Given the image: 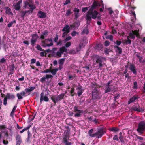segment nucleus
I'll list each match as a JSON object with an SVG mask.
<instances>
[{"mask_svg": "<svg viewBox=\"0 0 145 145\" xmlns=\"http://www.w3.org/2000/svg\"><path fill=\"white\" fill-rule=\"evenodd\" d=\"M94 86H95V87L92 92V99L93 101L95 100H97L100 99L102 97L101 93L97 89V88H100L101 86L98 85L97 83H96L94 84Z\"/></svg>", "mask_w": 145, "mask_h": 145, "instance_id": "f257e3e1", "label": "nucleus"}, {"mask_svg": "<svg viewBox=\"0 0 145 145\" xmlns=\"http://www.w3.org/2000/svg\"><path fill=\"white\" fill-rule=\"evenodd\" d=\"M93 129H91L88 132L89 135L92 137H95L98 138H101L106 132L104 131L103 128H99L97 131L94 133L93 134Z\"/></svg>", "mask_w": 145, "mask_h": 145, "instance_id": "f03ea898", "label": "nucleus"}, {"mask_svg": "<svg viewBox=\"0 0 145 145\" xmlns=\"http://www.w3.org/2000/svg\"><path fill=\"white\" fill-rule=\"evenodd\" d=\"M137 131L140 135L145 132V121H142L138 123Z\"/></svg>", "mask_w": 145, "mask_h": 145, "instance_id": "7ed1b4c3", "label": "nucleus"}, {"mask_svg": "<svg viewBox=\"0 0 145 145\" xmlns=\"http://www.w3.org/2000/svg\"><path fill=\"white\" fill-rule=\"evenodd\" d=\"M15 98V95L13 94L7 93L3 99V105L5 106L7 104V99L13 100Z\"/></svg>", "mask_w": 145, "mask_h": 145, "instance_id": "20e7f679", "label": "nucleus"}, {"mask_svg": "<svg viewBox=\"0 0 145 145\" xmlns=\"http://www.w3.org/2000/svg\"><path fill=\"white\" fill-rule=\"evenodd\" d=\"M69 136L68 133H66L63 137L62 142L65 145H72V143L68 141Z\"/></svg>", "mask_w": 145, "mask_h": 145, "instance_id": "39448f33", "label": "nucleus"}, {"mask_svg": "<svg viewBox=\"0 0 145 145\" xmlns=\"http://www.w3.org/2000/svg\"><path fill=\"white\" fill-rule=\"evenodd\" d=\"M95 58L96 63L99 64V69L101 68L103 66L102 61L103 59H105V58L101 56H97Z\"/></svg>", "mask_w": 145, "mask_h": 145, "instance_id": "423d86ee", "label": "nucleus"}, {"mask_svg": "<svg viewBox=\"0 0 145 145\" xmlns=\"http://www.w3.org/2000/svg\"><path fill=\"white\" fill-rule=\"evenodd\" d=\"M43 44L42 45L44 47L46 46H50L53 45L52 42V39L50 38L49 39H46L44 40L42 42Z\"/></svg>", "mask_w": 145, "mask_h": 145, "instance_id": "0eeeda50", "label": "nucleus"}, {"mask_svg": "<svg viewBox=\"0 0 145 145\" xmlns=\"http://www.w3.org/2000/svg\"><path fill=\"white\" fill-rule=\"evenodd\" d=\"M135 35L136 37H138L139 36V30H132L129 34V38L134 39L135 38Z\"/></svg>", "mask_w": 145, "mask_h": 145, "instance_id": "6e6552de", "label": "nucleus"}, {"mask_svg": "<svg viewBox=\"0 0 145 145\" xmlns=\"http://www.w3.org/2000/svg\"><path fill=\"white\" fill-rule=\"evenodd\" d=\"M74 112L76 113L74 115L75 117L80 116L84 112L82 110H79L78 107L76 106L74 107Z\"/></svg>", "mask_w": 145, "mask_h": 145, "instance_id": "1a4fd4ad", "label": "nucleus"}, {"mask_svg": "<svg viewBox=\"0 0 145 145\" xmlns=\"http://www.w3.org/2000/svg\"><path fill=\"white\" fill-rule=\"evenodd\" d=\"M40 103L44 101L45 102H48L49 101V98L45 93L44 91H42L40 94Z\"/></svg>", "mask_w": 145, "mask_h": 145, "instance_id": "9d476101", "label": "nucleus"}, {"mask_svg": "<svg viewBox=\"0 0 145 145\" xmlns=\"http://www.w3.org/2000/svg\"><path fill=\"white\" fill-rule=\"evenodd\" d=\"M115 86H106L104 89L105 93H108L112 92L114 89Z\"/></svg>", "mask_w": 145, "mask_h": 145, "instance_id": "9b49d317", "label": "nucleus"}, {"mask_svg": "<svg viewBox=\"0 0 145 145\" xmlns=\"http://www.w3.org/2000/svg\"><path fill=\"white\" fill-rule=\"evenodd\" d=\"M32 38L31 42V45L33 46L35 44L38 38V35L37 34H33L31 35Z\"/></svg>", "mask_w": 145, "mask_h": 145, "instance_id": "f8f14e48", "label": "nucleus"}, {"mask_svg": "<svg viewBox=\"0 0 145 145\" xmlns=\"http://www.w3.org/2000/svg\"><path fill=\"white\" fill-rule=\"evenodd\" d=\"M129 70L132 72L135 75L137 74V71L136 68L134 64L131 63L129 65Z\"/></svg>", "mask_w": 145, "mask_h": 145, "instance_id": "ddd939ff", "label": "nucleus"}, {"mask_svg": "<svg viewBox=\"0 0 145 145\" xmlns=\"http://www.w3.org/2000/svg\"><path fill=\"white\" fill-rule=\"evenodd\" d=\"M95 14H94L91 16L86 15V24H87L89 25L90 24L92 18L94 19H96V16H95Z\"/></svg>", "mask_w": 145, "mask_h": 145, "instance_id": "4468645a", "label": "nucleus"}, {"mask_svg": "<svg viewBox=\"0 0 145 145\" xmlns=\"http://www.w3.org/2000/svg\"><path fill=\"white\" fill-rule=\"evenodd\" d=\"M138 105V107L137 106H134L131 108V110L132 111H136L138 112H143L144 111V110L142 108H140L138 104H136V105Z\"/></svg>", "mask_w": 145, "mask_h": 145, "instance_id": "2eb2a0df", "label": "nucleus"}, {"mask_svg": "<svg viewBox=\"0 0 145 145\" xmlns=\"http://www.w3.org/2000/svg\"><path fill=\"white\" fill-rule=\"evenodd\" d=\"M80 25V22L79 21H76L70 27L72 28L77 29L78 28Z\"/></svg>", "mask_w": 145, "mask_h": 145, "instance_id": "dca6fc26", "label": "nucleus"}, {"mask_svg": "<svg viewBox=\"0 0 145 145\" xmlns=\"http://www.w3.org/2000/svg\"><path fill=\"white\" fill-rule=\"evenodd\" d=\"M16 145H20L22 142L21 136L18 134L16 136Z\"/></svg>", "mask_w": 145, "mask_h": 145, "instance_id": "f3484780", "label": "nucleus"}, {"mask_svg": "<svg viewBox=\"0 0 145 145\" xmlns=\"http://www.w3.org/2000/svg\"><path fill=\"white\" fill-rule=\"evenodd\" d=\"M37 15L41 18H45L46 16V14L45 12L40 10L38 12Z\"/></svg>", "mask_w": 145, "mask_h": 145, "instance_id": "a211bd4d", "label": "nucleus"}, {"mask_svg": "<svg viewBox=\"0 0 145 145\" xmlns=\"http://www.w3.org/2000/svg\"><path fill=\"white\" fill-rule=\"evenodd\" d=\"M18 99H21L23 98V96L25 97L26 96L25 93L24 91H21L20 93H18L16 95Z\"/></svg>", "mask_w": 145, "mask_h": 145, "instance_id": "6ab92c4d", "label": "nucleus"}, {"mask_svg": "<svg viewBox=\"0 0 145 145\" xmlns=\"http://www.w3.org/2000/svg\"><path fill=\"white\" fill-rule=\"evenodd\" d=\"M43 72L45 73L51 72L52 75H54V69H52V67H51L49 69L44 70Z\"/></svg>", "mask_w": 145, "mask_h": 145, "instance_id": "aec40b11", "label": "nucleus"}, {"mask_svg": "<svg viewBox=\"0 0 145 145\" xmlns=\"http://www.w3.org/2000/svg\"><path fill=\"white\" fill-rule=\"evenodd\" d=\"M22 0L18 1L15 5H14L15 9L16 10L18 11L21 8V6L20 5L22 3Z\"/></svg>", "mask_w": 145, "mask_h": 145, "instance_id": "412c9836", "label": "nucleus"}, {"mask_svg": "<svg viewBox=\"0 0 145 145\" xmlns=\"http://www.w3.org/2000/svg\"><path fill=\"white\" fill-rule=\"evenodd\" d=\"M76 90L78 91L77 92L78 95V96H80L83 92L84 91L82 89V86H79L76 89Z\"/></svg>", "mask_w": 145, "mask_h": 145, "instance_id": "4be33fe9", "label": "nucleus"}, {"mask_svg": "<svg viewBox=\"0 0 145 145\" xmlns=\"http://www.w3.org/2000/svg\"><path fill=\"white\" fill-rule=\"evenodd\" d=\"M114 47L116 52L118 53L119 54H120L122 53V49L121 48L117 45L114 46Z\"/></svg>", "mask_w": 145, "mask_h": 145, "instance_id": "5701e85b", "label": "nucleus"}, {"mask_svg": "<svg viewBox=\"0 0 145 145\" xmlns=\"http://www.w3.org/2000/svg\"><path fill=\"white\" fill-rule=\"evenodd\" d=\"M90 7H91L90 8L86 13V15L91 16L94 13V11L93 10L94 9L91 7L90 6Z\"/></svg>", "mask_w": 145, "mask_h": 145, "instance_id": "b1692460", "label": "nucleus"}, {"mask_svg": "<svg viewBox=\"0 0 145 145\" xmlns=\"http://www.w3.org/2000/svg\"><path fill=\"white\" fill-rule=\"evenodd\" d=\"M4 9L5 10V13L8 15H13V14L11 10L7 7H6L4 8Z\"/></svg>", "mask_w": 145, "mask_h": 145, "instance_id": "393cba45", "label": "nucleus"}, {"mask_svg": "<svg viewBox=\"0 0 145 145\" xmlns=\"http://www.w3.org/2000/svg\"><path fill=\"white\" fill-rule=\"evenodd\" d=\"M134 0H125L126 3H124V5H125L127 4V6L130 8L131 7V5L132 4V2L133 3V1Z\"/></svg>", "mask_w": 145, "mask_h": 145, "instance_id": "a878e982", "label": "nucleus"}, {"mask_svg": "<svg viewBox=\"0 0 145 145\" xmlns=\"http://www.w3.org/2000/svg\"><path fill=\"white\" fill-rule=\"evenodd\" d=\"M48 31L47 30H45L44 32L42 33V34L41 35L40 38L42 39H44L48 35Z\"/></svg>", "mask_w": 145, "mask_h": 145, "instance_id": "bb28decb", "label": "nucleus"}, {"mask_svg": "<svg viewBox=\"0 0 145 145\" xmlns=\"http://www.w3.org/2000/svg\"><path fill=\"white\" fill-rule=\"evenodd\" d=\"M101 6V5L99 3L97 2L95 0H94L91 7H93L94 9H95L97 7H100Z\"/></svg>", "mask_w": 145, "mask_h": 145, "instance_id": "cd10ccee", "label": "nucleus"}, {"mask_svg": "<svg viewBox=\"0 0 145 145\" xmlns=\"http://www.w3.org/2000/svg\"><path fill=\"white\" fill-rule=\"evenodd\" d=\"M35 87H30L29 88H26L25 89V94H28L29 92L32 91L35 89Z\"/></svg>", "mask_w": 145, "mask_h": 145, "instance_id": "c85d7f7f", "label": "nucleus"}, {"mask_svg": "<svg viewBox=\"0 0 145 145\" xmlns=\"http://www.w3.org/2000/svg\"><path fill=\"white\" fill-rule=\"evenodd\" d=\"M137 96L135 95L133 96V97L132 98H130L128 101V104H129L135 101V100L137 99Z\"/></svg>", "mask_w": 145, "mask_h": 145, "instance_id": "c756f323", "label": "nucleus"}, {"mask_svg": "<svg viewBox=\"0 0 145 145\" xmlns=\"http://www.w3.org/2000/svg\"><path fill=\"white\" fill-rule=\"evenodd\" d=\"M65 60L63 58L61 59H60L59 61V70H61L62 69Z\"/></svg>", "mask_w": 145, "mask_h": 145, "instance_id": "7c9ffc66", "label": "nucleus"}, {"mask_svg": "<svg viewBox=\"0 0 145 145\" xmlns=\"http://www.w3.org/2000/svg\"><path fill=\"white\" fill-rule=\"evenodd\" d=\"M108 130L110 131L116 132H118L120 129L118 127H112L109 128Z\"/></svg>", "mask_w": 145, "mask_h": 145, "instance_id": "2f4dec72", "label": "nucleus"}, {"mask_svg": "<svg viewBox=\"0 0 145 145\" xmlns=\"http://www.w3.org/2000/svg\"><path fill=\"white\" fill-rule=\"evenodd\" d=\"M65 96V94L63 93H61L60 95L57 96L56 97V100L57 101H60L63 99Z\"/></svg>", "mask_w": 145, "mask_h": 145, "instance_id": "473e14b6", "label": "nucleus"}, {"mask_svg": "<svg viewBox=\"0 0 145 145\" xmlns=\"http://www.w3.org/2000/svg\"><path fill=\"white\" fill-rule=\"evenodd\" d=\"M95 14V16H96V18H97L98 20H100L101 19V17L99 16H98L97 15L99 14V13L98 12H97L96 10H94V13L93 15H92V16Z\"/></svg>", "mask_w": 145, "mask_h": 145, "instance_id": "72a5a7b5", "label": "nucleus"}, {"mask_svg": "<svg viewBox=\"0 0 145 145\" xmlns=\"http://www.w3.org/2000/svg\"><path fill=\"white\" fill-rule=\"evenodd\" d=\"M59 51L61 52V53H63L64 52H67V50L65 47L63 46L60 48Z\"/></svg>", "mask_w": 145, "mask_h": 145, "instance_id": "f704fd0d", "label": "nucleus"}, {"mask_svg": "<svg viewBox=\"0 0 145 145\" xmlns=\"http://www.w3.org/2000/svg\"><path fill=\"white\" fill-rule=\"evenodd\" d=\"M74 87H72L71 88L70 91H69L70 94H71V95L72 97L74 96L75 95V93L74 92Z\"/></svg>", "mask_w": 145, "mask_h": 145, "instance_id": "c9c22d12", "label": "nucleus"}, {"mask_svg": "<svg viewBox=\"0 0 145 145\" xmlns=\"http://www.w3.org/2000/svg\"><path fill=\"white\" fill-rule=\"evenodd\" d=\"M120 136L119 137V139L120 140L121 142L124 143V141L123 138V137L122 135V132H121L119 133Z\"/></svg>", "mask_w": 145, "mask_h": 145, "instance_id": "e433bc0d", "label": "nucleus"}, {"mask_svg": "<svg viewBox=\"0 0 145 145\" xmlns=\"http://www.w3.org/2000/svg\"><path fill=\"white\" fill-rule=\"evenodd\" d=\"M16 23V21L15 20H14L13 21H12L7 25V27H8L10 28L12 26L13 24H15Z\"/></svg>", "mask_w": 145, "mask_h": 145, "instance_id": "4c0bfd02", "label": "nucleus"}, {"mask_svg": "<svg viewBox=\"0 0 145 145\" xmlns=\"http://www.w3.org/2000/svg\"><path fill=\"white\" fill-rule=\"evenodd\" d=\"M127 40H125V43L126 44V45L128 44H131V40L129 38V36L127 37Z\"/></svg>", "mask_w": 145, "mask_h": 145, "instance_id": "58836bf2", "label": "nucleus"}, {"mask_svg": "<svg viewBox=\"0 0 145 145\" xmlns=\"http://www.w3.org/2000/svg\"><path fill=\"white\" fill-rule=\"evenodd\" d=\"M69 30V32H70V28L69 27V26L68 25H67L66 26L64 27L63 28L62 30L63 31L66 32V30Z\"/></svg>", "mask_w": 145, "mask_h": 145, "instance_id": "ea45409f", "label": "nucleus"}, {"mask_svg": "<svg viewBox=\"0 0 145 145\" xmlns=\"http://www.w3.org/2000/svg\"><path fill=\"white\" fill-rule=\"evenodd\" d=\"M31 127V125H29L28 126L25 128H24L22 131H20V133H22L25 131L28 130Z\"/></svg>", "mask_w": 145, "mask_h": 145, "instance_id": "a19ab883", "label": "nucleus"}, {"mask_svg": "<svg viewBox=\"0 0 145 145\" xmlns=\"http://www.w3.org/2000/svg\"><path fill=\"white\" fill-rule=\"evenodd\" d=\"M133 88L134 89H138L137 83L136 81L134 82L133 83Z\"/></svg>", "mask_w": 145, "mask_h": 145, "instance_id": "79ce46f5", "label": "nucleus"}, {"mask_svg": "<svg viewBox=\"0 0 145 145\" xmlns=\"http://www.w3.org/2000/svg\"><path fill=\"white\" fill-rule=\"evenodd\" d=\"M72 12H71V10L70 9H69L68 10L66 11L65 15L67 16H69L70 14H72Z\"/></svg>", "mask_w": 145, "mask_h": 145, "instance_id": "37998d69", "label": "nucleus"}, {"mask_svg": "<svg viewBox=\"0 0 145 145\" xmlns=\"http://www.w3.org/2000/svg\"><path fill=\"white\" fill-rule=\"evenodd\" d=\"M10 71L11 72H13L14 71L15 67L14 64H12L10 66Z\"/></svg>", "mask_w": 145, "mask_h": 145, "instance_id": "c03bdc74", "label": "nucleus"}, {"mask_svg": "<svg viewBox=\"0 0 145 145\" xmlns=\"http://www.w3.org/2000/svg\"><path fill=\"white\" fill-rule=\"evenodd\" d=\"M36 48L38 50L40 51H45L44 49H43L39 45H37V46Z\"/></svg>", "mask_w": 145, "mask_h": 145, "instance_id": "a18cd8bd", "label": "nucleus"}, {"mask_svg": "<svg viewBox=\"0 0 145 145\" xmlns=\"http://www.w3.org/2000/svg\"><path fill=\"white\" fill-rule=\"evenodd\" d=\"M72 39V37L71 36H68L64 40V42H66Z\"/></svg>", "mask_w": 145, "mask_h": 145, "instance_id": "49530a36", "label": "nucleus"}, {"mask_svg": "<svg viewBox=\"0 0 145 145\" xmlns=\"http://www.w3.org/2000/svg\"><path fill=\"white\" fill-rule=\"evenodd\" d=\"M90 7V6H89V7H83L82 8V12H86L88 8Z\"/></svg>", "mask_w": 145, "mask_h": 145, "instance_id": "de8ad7c7", "label": "nucleus"}, {"mask_svg": "<svg viewBox=\"0 0 145 145\" xmlns=\"http://www.w3.org/2000/svg\"><path fill=\"white\" fill-rule=\"evenodd\" d=\"M78 34V32L74 31L71 33V35L73 37H75L76 34Z\"/></svg>", "mask_w": 145, "mask_h": 145, "instance_id": "09e8293b", "label": "nucleus"}, {"mask_svg": "<svg viewBox=\"0 0 145 145\" xmlns=\"http://www.w3.org/2000/svg\"><path fill=\"white\" fill-rule=\"evenodd\" d=\"M29 6L31 10H34L36 8V6L34 5H32L31 4L29 5Z\"/></svg>", "mask_w": 145, "mask_h": 145, "instance_id": "8fccbe9b", "label": "nucleus"}, {"mask_svg": "<svg viewBox=\"0 0 145 145\" xmlns=\"http://www.w3.org/2000/svg\"><path fill=\"white\" fill-rule=\"evenodd\" d=\"M85 46V45L82 42H80L79 44V47L81 49L84 48Z\"/></svg>", "mask_w": 145, "mask_h": 145, "instance_id": "3c124183", "label": "nucleus"}, {"mask_svg": "<svg viewBox=\"0 0 145 145\" xmlns=\"http://www.w3.org/2000/svg\"><path fill=\"white\" fill-rule=\"evenodd\" d=\"M74 77L75 76H74V75L70 74H69L68 76V78L69 80H73Z\"/></svg>", "mask_w": 145, "mask_h": 145, "instance_id": "603ef678", "label": "nucleus"}, {"mask_svg": "<svg viewBox=\"0 0 145 145\" xmlns=\"http://www.w3.org/2000/svg\"><path fill=\"white\" fill-rule=\"evenodd\" d=\"M69 33V30H67L66 31V32H64L63 34L62 35V37H65V36L68 33Z\"/></svg>", "mask_w": 145, "mask_h": 145, "instance_id": "864d4df0", "label": "nucleus"}, {"mask_svg": "<svg viewBox=\"0 0 145 145\" xmlns=\"http://www.w3.org/2000/svg\"><path fill=\"white\" fill-rule=\"evenodd\" d=\"M83 33H84L86 34H88L89 33V31L87 29H84L83 31Z\"/></svg>", "mask_w": 145, "mask_h": 145, "instance_id": "5fc2aeb1", "label": "nucleus"}, {"mask_svg": "<svg viewBox=\"0 0 145 145\" xmlns=\"http://www.w3.org/2000/svg\"><path fill=\"white\" fill-rule=\"evenodd\" d=\"M46 77L44 76L40 79V81L42 83L45 82L46 81Z\"/></svg>", "mask_w": 145, "mask_h": 145, "instance_id": "6e6d98bb", "label": "nucleus"}, {"mask_svg": "<svg viewBox=\"0 0 145 145\" xmlns=\"http://www.w3.org/2000/svg\"><path fill=\"white\" fill-rule=\"evenodd\" d=\"M46 79H48L49 78H52L53 77V76L50 74H46Z\"/></svg>", "mask_w": 145, "mask_h": 145, "instance_id": "4d7b16f0", "label": "nucleus"}, {"mask_svg": "<svg viewBox=\"0 0 145 145\" xmlns=\"http://www.w3.org/2000/svg\"><path fill=\"white\" fill-rule=\"evenodd\" d=\"M73 11L74 12V13H76L77 14H79L80 10L79 9L75 8L74 9Z\"/></svg>", "mask_w": 145, "mask_h": 145, "instance_id": "13d9d810", "label": "nucleus"}, {"mask_svg": "<svg viewBox=\"0 0 145 145\" xmlns=\"http://www.w3.org/2000/svg\"><path fill=\"white\" fill-rule=\"evenodd\" d=\"M25 15H27L26 13V12L22 11L21 12V16L22 18H24Z\"/></svg>", "mask_w": 145, "mask_h": 145, "instance_id": "bf43d9fd", "label": "nucleus"}, {"mask_svg": "<svg viewBox=\"0 0 145 145\" xmlns=\"http://www.w3.org/2000/svg\"><path fill=\"white\" fill-rule=\"evenodd\" d=\"M110 44V42L108 40L104 42V45L105 46H108Z\"/></svg>", "mask_w": 145, "mask_h": 145, "instance_id": "052dcab7", "label": "nucleus"}, {"mask_svg": "<svg viewBox=\"0 0 145 145\" xmlns=\"http://www.w3.org/2000/svg\"><path fill=\"white\" fill-rule=\"evenodd\" d=\"M6 62V60L4 58H2L1 60H0V63H3Z\"/></svg>", "mask_w": 145, "mask_h": 145, "instance_id": "680f3d73", "label": "nucleus"}, {"mask_svg": "<svg viewBox=\"0 0 145 145\" xmlns=\"http://www.w3.org/2000/svg\"><path fill=\"white\" fill-rule=\"evenodd\" d=\"M7 128L6 126L4 125H0V129L2 130L3 129Z\"/></svg>", "mask_w": 145, "mask_h": 145, "instance_id": "e2e57ef3", "label": "nucleus"}, {"mask_svg": "<svg viewBox=\"0 0 145 145\" xmlns=\"http://www.w3.org/2000/svg\"><path fill=\"white\" fill-rule=\"evenodd\" d=\"M71 45V43L70 42H67L65 44V46L66 47L68 48Z\"/></svg>", "mask_w": 145, "mask_h": 145, "instance_id": "0e129e2a", "label": "nucleus"}, {"mask_svg": "<svg viewBox=\"0 0 145 145\" xmlns=\"http://www.w3.org/2000/svg\"><path fill=\"white\" fill-rule=\"evenodd\" d=\"M136 137L137 139L139 140H143L144 138L143 137L140 136H138L137 135L136 136Z\"/></svg>", "mask_w": 145, "mask_h": 145, "instance_id": "69168bd1", "label": "nucleus"}, {"mask_svg": "<svg viewBox=\"0 0 145 145\" xmlns=\"http://www.w3.org/2000/svg\"><path fill=\"white\" fill-rule=\"evenodd\" d=\"M136 56L139 59V61L140 62L141 60L142 59V57L140 56L138 54H137Z\"/></svg>", "mask_w": 145, "mask_h": 145, "instance_id": "338daca9", "label": "nucleus"}, {"mask_svg": "<svg viewBox=\"0 0 145 145\" xmlns=\"http://www.w3.org/2000/svg\"><path fill=\"white\" fill-rule=\"evenodd\" d=\"M143 93H145V83L142 86V90Z\"/></svg>", "mask_w": 145, "mask_h": 145, "instance_id": "774afa93", "label": "nucleus"}]
</instances>
